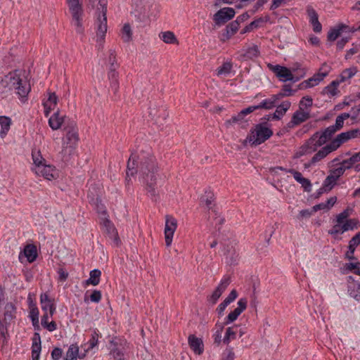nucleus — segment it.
<instances>
[{"label":"nucleus","instance_id":"nucleus-6","mask_svg":"<svg viewBox=\"0 0 360 360\" xmlns=\"http://www.w3.org/2000/svg\"><path fill=\"white\" fill-rule=\"evenodd\" d=\"M317 137V134H314L309 139H307L295 153L294 158L297 159L303 155L311 154L316 152L318 148L322 146V144H319V140Z\"/></svg>","mask_w":360,"mask_h":360},{"label":"nucleus","instance_id":"nucleus-44","mask_svg":"<svg viewBox=\"0 0 360 360\" xmlns=\"http://www.w3.org/2000/svg\"><path fill=\"white\" fill-rule=\"evenodd\" d=\"M160 111L163 112V120H165L168 117L169 114L164 108H157L155 107H153V108L150 107L149 111H148L150 117L152 120H155V118H156L158 116H159L158 115V112H160Z\"/></svg>","mask_w":360,"mask_h":360},{"label":"nucleus","instance_id":"nucleus-7","mask_svg":"<svg viewBox=\"0 0 360 360\" xmlns=\"http://www.w3.org/2000/svg\"><path fill=\"white\" fill-rule=\"evenodd\" d=\"M126 341L117 337L112 338L109 342L110 354L115 360H124Z\"/></svg>","mask_w":360,"mask_h":360},{"label":"nucleus","instance_id":"nucleus-53","mask_svg":"<svg viewBox=\"0 0 360 360\" xmlns=\"http://www.w3.org/2000/svg\"><path fill=\"white\" fill-rule=\"evenodd\" d=\"M244 120V116L241 115L240 112H239L236 115L232 116V117L225 122V125L229 127L230 125L233 124H236L243 122Z\"/></svg>","mask_w":360,"mask_h":360},{"label":"nucleus","instance_id":"nucleus-24","mask_svg":"<svg viewBox=\"0 0 360 360\" xmlns=\"http://www.w3.org/2000/svg\"><path fill=\"white\" fill-rule=\"evenodd\" d=\"M37 176H41L48 180L55 178L56 170L54 167L44 164L39 170L33 171Z\"/></svg>","mask_w":360,"mask_h":360},{"label":"nucleus","instance_id":"nucleus-57","mask_svg":"<svg viewBox=\"0 0 360 360\" xmlns=\"http://www.w3.org/2000/svg\"><path fill=\"white\" fill-rule=\"evenodd\" d=\"M231 283V278L229 276L224 277L219 284V285L216 288L219 289L221 293L227 288V287Z\"/></svg>","mask_w":360,"mask_h":360},{"label":"nucleus","instance_id":"nucleus-42","mask_svg":"<svg viewBox=\"0 0 360 360\" xmlns=\"http://www.w3.org/2000/svg\"><path fill=\"white\" fill-rule=\"evenodd\" d=\"M350 117V114L347 112H344L339 115L335 120V124L334 125H331L335 130L338 131L340 130L344 125V121Z\"/></svg>","mask_w":360,"mask_h":360},{"label":"nucleus","instance_id":"nucleus-20","mask_svg":"<svg viewBox=\"0 0 360 360\" xmlns=\"http://www.w3.org/2000/svg\"><path fill=\"white\" fill-rule=\"evenodd\" d=\"M360 245V232H358L354 236H353L348 245V250L345 254V257L349 260L356 259L354 256L355 249L357 246Z\"/></svg>","mask_w":360,"mask_h":360},{"label":"nucleus","instance_id":"nucleus-8","mask_svg":"<svg viewBox=\"0 0 360 360\" xmlns=\"http://www.w3.org/2000/svg\"><path fill=\"white\" fill-rule=\"evenodd\" d=\"M235 14L236 12L233 8L225 7L219 10L214 15L213 20L217 25L220 26L232 19Z\"/></svg>","mask_w":360,"mask_h":360},{"label":"nucleus","instance_id":"nucleus-3","mask_svg":"<svg viewBox=\"0 0 360 360\" xmlns=\"http://www.w3.org/2000/svg\"><path fill=\"white\" fill-rule=\"evenodd\" d=\"M70 11L72 14V25L78 34H82L84 28L82 23L84 11L79 0H67Z\"/></svg>","mask_w":360,"mask_h":360},{"label":"nucleus","instance_id":"nucleus-12","mask_svg":"<svg viewBox=\"0 0 360 360\" xmlns=\"http://www.w3.org/2000/svg\"><path fill=\"white\" fill-rule=\"evenodd\" d=\"M139 160H138V155H136L134 153H131L127 165V172H126V181L127 184H129L131 181V176H134L139 172Z\"/></svg>","mask_w":360,"mask_h":360},{"label":"nucleus","instance_id":"nucleus-39","mask_svg":"<svg viewBox=\"0 0 360 360\" xmlns=\"http://www.w3.org/2000/svg\"><path fill=\"white\" fill-rule=\"evenodd\" d=\"M259 55V51L258 46L254 45L246 49L245 53L243 54V58L245 59H253L257 58Z\"/></svg>","mask_w":360,"mask_h":360},{"label":"nucleus","instance_id":"nucleus-36","mask_svg":"<svg viewBox=\"0 0 360 360\" xmlns=\"http://www.w3.org/2000/svg\"><path fill=\"white\" fill-rule=\"evenodd\" d=\"M89 278L86 281L87 285H97L100 283V278L101 276V271L95 269L90 271Z\"/></svg>","mask_w":360,"mask_h":360},{"label":"nucleus","instance_id":"nucleus-61","mask_svg":"<svg viewBox=\"0 0 360 360\" xmlns=\"http://www.w3.org/2000/svg\"><path fill=\"white\" fill-rule=\"evenodd\" d=\"M294 91H293L291 89V86L290 84H285L283 86V88H282L281 91H280V96H283V97L290 96L292 95V93Z\"/></svg>","mask_w":360,"mask_h":360},{"label":"nucleus","instance_id":"nucleus-31","mask_svg":"<svg viewBox=\"0 0 360 360\" xmlns=\"http://www.w3.org/2000/svg\"><path fill=\"white\" fill-rule=\"evenodd\" d=\"M347 292L355 300L360 301V283L353 281L348 284Z\"/></svg>","mask_w":360,"mask_h":360},{"label":"nucleus","instance_id":"nucleus-23","mask_svg":"<svg viewBox=\"0 0 360 360\" xmlns=\"http://www.w3.org/2000/svg\"><path fill=\"white\" fill-rule=\"evenodd\" d=\"M65 122L66 117L60 116L58 110L54 112L49 120V126L53 130L58 129L63 124H65Z\"/></svg>","mask_w":360,"mask_h":360},{"label":"nucleus","instance_id":"nucleus-47","mask_svg":"<svg viewBox=\"0 0 360 360\" xmlns=\"http://www.w3.org/2000/svg\"><path fill=\"white\" fill-rule=\"evenodd\" d=\"M101 336V334L99 333L98 330L95 329L94 330L91 338L89 340V347L86 350V352H89V350L92 349L94 347H96L98 345V338Z\"/></svg>","mask_w":360,"mask_h":360},{"label":"nucleus","instance_id":"nucleus-41","mask_svg":"<svg viewBox=\"0 0 360 360\" xmlns=\"http://www.w3.org/2000/svg\"><path fill=\"white\" fill-rule=\"evenodd\" d=\"M360 161V151L353 154L349 158L344 160L341 165H346L347 169H351L355 163Z\"/></svg>","mask_w":360,"mask_h":360},{"label":"nucleus","instance_id":"nucleus-56","mask_svg":"<svg viewBox=\"0 0 360 360\" xmlns=\"http://www.w3.org/2000/svg\"><path fill=\"white\" fill-rule=\"evenodd\" d=\"M360 262H356V263H347L345 264V268L347 270L353 271L355 274H357L360 276Z\"/></svg>","mask_w":360,"mask_h":360},{"label":"nucleus","instance_id":"nucleus-15","mask_svg":"<svg viewBox=\"0 0 360 360\" xmlns=\"http://www.w3.org/2000/svg\"><path fill=\"white\" fill-rule=\"evenodd\" d=\"M310 117L309 111H304L300 110L295 111L291 118V120L288 122V127H294L295 126L299 125L301 123L305 122Z\"/></svg>","mask_w":360,"mask_h":360},{"label":"nucleus","instance_id":"nucleus-32","mask_svg":"<svg viewBox=\"0 0 360 360\" xmlns=\"http://www.w3.org/2000/svg\"><path fill=\"white\" fill-rule=\"evenodd\" d=\"M24 256L30 263L33 262L37 257V248L34 245H27L24 248Z\"/></svg>","mask_w":360,"mask_h":360},{"label":"nucleus","instance_id":"nucleus-58","mask_svg":"<svg viewBox=\"0 0 360 360\" xmlns=\"http://www.w3.org/2000/svg\"><path fill=\"white\" fill-rule=\"evenodd\" d=\"M345 231H343L342 229V224H337L333 226L331 229H330L328 233V234L335 236L337 234H342Z\"/></svg>","mask_w":360,"mask_h":360},{"label":"nucleus","instance_id":"nucleus-28","mask_svg":"<svg viewBox=\"0 0 360 360\" xmlns=\"http://www.w3.org/2000/svg\"><path fill=\"white\" fill-rule=\"evenodd\" d=\"M336 150L335 148L333 146L331 143L327 144L326 146L323 147L321 150H319L313 157H312V163H316L326 158L329 153L333 151Z\"/></svg>","mask_w":360,"mask_h":360},{"label":"nucleus","instance_id":"nucleus-1","mask_svg":"<svg viewBox=\"0 0 360 360\" xmlns=\"http://www.w3.org/2000/svg\"><path fill=\"white\" fill-rule=\"evenodd\" d=\"M13 90L22 102L27 100L31 86L25 71L15 70L0 77V99L11 95Z\"/></svg>","mask_w":360,"mask_h":360},{"label":"nucleus","instance_id":"nucleus-34","mask_svg":"<svg viewBox=\"0 0 360 360\" xmlns=\"http://www.w3.org/2000/svg\"><path fill=\"white\" fill-rule=\"evenodd\" d=\"M11 120L8 117L0 116V125L1 129L0 131V136L4 138L10 129Z\"/></svg>","mask_w":360,"mask_h":360},{"label":"nucleus","instance_id":"nucleus-2","mask_svg":"<svg viewBox=\"0 0 360 360\" xmlns=\"http://www.w3.org/2000/svg\"><path fill=\"white\" fill-rule=\"evenodd\" d=\"M138 160L139 173L146 184L147 194L153 200H156V159L148 148L146 150H142L138 154Z\"/></svg>","mask_w":360,"mask_h":360},{"label":"nucleus","instance_id":"nucleus-27","mask_svg":"<svg viewBox=\"0 0 360 360\" xmlns=\"http://www.w3.org/2000/svg\"><path fill=\"white\" fill-rule=\"evenodd\" d=\"M336 150L335 148L333 146L331 143L327 144L326 146L323 147L321 150H319L313 157H312V163H316L326 158L329 153L333 151Z\"/></svg>","mask_w":360,"mask_h":360},{"label":"nucleus","instance_id":"nucleus-38","mask_svg":"<svg viewBox=\"0 0 360 360\" xmlns=\"http://www.w3.org/2000/svg\"><path fill=\"white\" fill-rule=\"evenodd\" d=\"M79 356V347L77 345H71L67 352L65 360H77Z\"/></svg>","mask_w":360,"mask_h":360},{"label":"nucleus","instance_id":"nucleus-11","mask_svg":"<svg viewBox=\"0 0 360 360\" xmlns=\"http://www.w3.org/2000/svg\"><path fill=\"white\" fill-rule=\"evenodd\" d=\"M248 300L240 298L238 302V307L225 318L224 324L229 325L235 321L240 314L247 308Z\"/></svg>","mask_w":360,"mask_h":360},{"label":"nucleus","instance_id":"nucleus-40","mask_svg":"<svg viewBox=\"0 0 360 360\" xmlns=\"http://www.w3.org/2000/svg\"><path fill=\"white\" fill-rule=\"evenodd\" d=\"M160 39L167 44H176L177 39L172 32L167 31L162 32L160 34Z\"/></svg>","mask_w":360,"mask_h":360},{"label":"nucleus","instance_id":"nucleus-17","mask_svg":"<svg viewBox=\"0 0 360 360\" xmlns=\"http://www.w3.org/2000/svg\"><path fill=\"white\" fill-rule=\"evenodd\" d=\"M214 195L211 191H206L205 194L200 197V202L205 204L208 210H211L216 216L219 215L216 210L215 205L214 204Z\"/></svg>","mask_w":360,"mask_h":360},{"label":"nucleus","instance_id":"nucleus-37","mask_svg":"<svg viewBox=\"0 0 360 360\" xmlns=\"http://www.w3.org/2000/svg\"><path fill=\"white\" fill-rule=\"evenodd\" d=\"M39 311L37 306L30 308L29 317L30 318L34 328L39 329Z\"/></svg>","mask_w":360,"mask_h":360},{"label":"nucleus","instance_id":"nucleus-49","mask_svg":"<svg viewBox=\"0 0 360 360\" xmlns=\"http://www.w3.org/2000/svg\"><path fill=\"white\" fill-rule=\"evenodd\" d=\"M357 70L356 68H351L345 69L342 72V73L340 75L341 81L345 82L348 79L352 78L356 73Z\"/></svg>","mask_w":360,"mask_h":360},{"label":"nucleus","instance_id":"nucleus-21","mask_svg":"<svg viewBox=\"0 0 360 360\" xmlns=\"http://www.w3.org/2000/svg\"><path fill=\"white\" fill-rule=\"evenodd\" d=\"M41 349V337L39 333H34L32 337V360H39L40 352Z\"/></svg>","mask_w":360,"mask_h":360},{"label":"nucleus","instance_id":"nucleus-13","mask_svg":"<svg viewBox=\"0 0 360 360\" xmlns=\"http://www.w3.org/2000/svg\"><path fill=\"white\" fill-rule=\"evenodd\" d=\"M307 13L309 22L312 25L313 31L320 33L322 31V25L319 21V15L316 10L311 6H308L307 7Z\"/></svg>","mask_w":360,"mask_h":360},{"label":"nucleus","instance_id":"nucleus-59","mask_svg":"<svg viewBox=\"0 0 360 360\" xmlns=\"http://www.w3.org/2000/svg\"><path fill=\"white\" fill-rule=\"evenodd\" d=\"M224 255H226L227 258L229 257H230L228 262H229L231 264H234L236 262L238 255L235 252L234 250H233L232 251L231 250H227L224 252Z\"/></svg>","mask_w":360,"mask_h":360},{"label":"nucleus","instance_id":"nucleus-19","mask_svg":"<svg viewBox=\"0 0 360 360\" xmlns=\"http://www.w3.org/2000/svg\"><path fill=\"white\" fill-rule=\"evenodd\" d=\"M349 31V27L347 25L340 23L337 26L330 28L328 32L327 39L330 41H334L341 35L342 32Z\"/></svg>","mask_w":360,"mask_h":360},{"label":"nucleus","instance_id":"nucleus-9","mask_svg":"<svg viewBox=\"0 0 360 360\" xmlns=\"http://www.w3.org/2000/svg\"><path fill=\"white\" fill-rule=\"evenodd\" d=\"M176 226V220L173 217L167 215L165 228V243L167 246H169L172 244L173 235Z\"/></svg>","mask_w":360,"mask_h":360},{"label":"nucleus","instance_id":"nucleus-16","mask_svg":"<svg viewBox=\"0 0 360 360\" xmlns=\"http://www.w3.org/2000/svg\"><path fill=\"white\" fill-rule=\"evenodd\" d=\"M287 172L291 174L293 176L296 181L302 185V187L305 191L310 192L311 191L312 185L310 180L303 177L300 172L296 171L294 169H289Z\"/></svg>","mask_w":360,"mask_h":360},{"label":"nucleus","instance_id":"nucleus-14","mask_svg":"<svg viewBox=\"0 0 360 360\" xmlns=\"http://www.w3.org/2000/svg\"><path fill=\"white\" fill-rule=\"evenodd\" d=\"M40 303L41 309L44 313H49L50 316H52L56 312V306L53 300H51L47 292L41 293L40 295Z\"/></svg>","mask_w":360,"mask_h":360},{"label":"nucleus","instance_id":"nucleus-43","mask_svg":"<svg viewBox=\"0 0 360 360\" xmlns=\"http://www.w3.org/2000/svg\"><path fill=\"white\" fill-rule=\"evenodd\" d=\"M237 328L238 327L236 326L229 327L226 328V334L223 339L224 343L229 344L231 340H233L236 338Z\"/></svg>","mask_w":360,"mask_h":360},{"label":"nucleus","instance_id":"nucleus-22","mask_svg":"<svg viewBox=\"0 0 360 360\" xmlns=\"http://www.w3.org/2000/svg\"><path fill=\"white\" fill-rule=\"evenodd\" d=\"M103 224L105 228V231H106L108 236H110V238L113 240L115 245L118 246L120 243V239L113 224L108 219H105V220H103Z\"/></svg>","mask_w":360,"mask_h":360},{"label":"nucleus","instance_id":"nucleus-10","mask_svg":"<svg viewBox=\"0 0 360 360\" xmlns=\"http://www.w3.org/2000/svg\"><path fill=\"white\" fill-rule=\"evenodd\" d=\"M267 67L283 82L293 79V75L291 71L285 67H283L279 65H274L271 63H268Z\"/></svg>","mask_w":360,"mask_h":360},{"label":"nucleus","instance_id":"nucleus-50","mask_svg":"<svg viewBox=\"0 0 360 360\" xmlns=\"http://www.w3.org/2000/svg\"><path fill=\"white\" fill-rule=\"evenodd\" d=\"M108 63L109 64V69H117L119 67L116 60L115 51L114 50L109 51Z\"/></svg>","mask_w":360,"mask_h":360},{"label":"nucleus","instance_id":"nucleus-29","mask_svg":"<svg viewBox=\"0 0 360 360\" xmlns=\"http://www.w3.org/2000/svg\"><path fill=\"white\" fill-rule=\"evenodd\" d=\"M16 307L12 302H8L4 307V319L5 323H10L15 318Z\"/></svg>","mask_w":360,"mask_h":360},{"label":"nucleus","instance_id":"nucleus-48","mask_svg":"<svg viewBox=\"0 0 360 360\" xmlns=\"http://www.w3.org/2000/svg\"><path fill=\"white\" fill-rule=\"evenodd\" d=\"M359 221L356 219H349L345 221L342 224L343 231H347L349 230H354L358 228Z\"/></svg>","mask_w":360,"mask_h":360},{"label":"nucleus","instance_id":"nucleus-63","mask_svg":"<svg viewBox=\"0 0 360 360\" xmlns=\"http://www.w3.org/2000/svg\"><path fill=\"white\" fill-rule=\"evenodd\" d=\"M102 297L101 292L98 290H94L90 295V300L92 302L98 303Z\"/></svg>","mask_w":360,"mask_h":360},{"label":"nucleus","instance_id":"nucleus-25","mask_svg":"<svg viewBox=\"0 0 360 360\" xmlns=\"http://www.w3.org/2000/svg\"><path fill=\"white\" fill-rule=\"evenodd\" d=\"M336 131H337L333 128V127L329 126L322 132L316 131L314 134H317V139L319 140V144L324 145L327 141L331 139Z\"/></svg>","mask_w":360,"mask_h":360},{"label":"nucleus","instance_id":"nucleus-45","mask_svg":"<svg viewBox=\"0 0 360 360\" xmlns=\"http://www.w3.org/2000/svg\"><path fill=\"white\" fill-rule=\"evenodd\" d=\"M337 180L338 179L331 174L325 179L322 186L326 191H330L335 185Z\"/></svg>","mask_w":360,"mask_h":360},{"label":"nucleus","instance_id":"nucleus-60","mask_svg":"<svg viewBox=\"0 0 360 360\" xmlns=\"http://www.w3.org/2000/svg\"><path fill=\"white\" fill-rule=\"evenodd\" d=\"M315 77H311V78L304 80L302 82L300 85V89H307L310 87H313L316 86V84H314V82H315Z\"/></svg>","mask_w":360,"mask_h":360},{"label":"nucleus","instance_id":"nucleus-35","mask_svg":"<svg viewBox=\"0 0 360 360\" xmlns=\"http://www.w3.org/2000/svg\"><path fill=\"white\" fill-rule=\"evenodd\" d=\"M350 140L347 131L340 133L335 139L330 141L333 146L337 150L342 143Z\"/></svg>","mask_w":360,"mask_h":360},{"label":"nucleus","instance_id":"nucleus-64","mask_svg":"<svg viewBox=\"0 0 360 360\" xmlns=\"http://www.w3.org/2000/svg\"><path fill=\"white\" fill-rule=\"evenodd\" d=\"M235 354L231 349H227L223 352L221 360H233Z\"/></svg>","mask_w":360,"mask_h":360},{"label":"nucleus","instance_id":"nucleus-4","mask_svg":"<svg viewBox=\"0 0 360 360\" xmlns=\"http://www.w3.org/2000/svg\"><path fill=\"white\" fill-rule=\"evenodd\" d=\"M107 4L108 0H98L97 7V37L101 40L104 39L107 32Z\"/></svg>","mask_w":360,"mask_h":360},{"label":"nucleus","instance_id":"nucleus-52","mask_svg":"<svg viewBox=\"0 0 360 360\" xmlns=\"http://www.w3.org/2000/svg\"><path fill=\"white\" fill-rule=\"evenodd\" d=\"M255 106L256 107V110L262 108L270 110L274 108L273 105V101L269 100V98L263 100L259 104L255 105Z\"/></svg>","mask_w":360,"mask_h":360},{"label":"nucleus","instance_id":"nucleus-30","mask_svg":"<svg viewBox=\"0 0 360 360\" xmlns=\"http://www.w3.org/2000/svg\"><path fill=\"white\" fill-rule=\"evenodd\" d=\"M32 157L33 160V167H32V172L34 170H39L44 164H46L45 159L41 156V153L37 150H32Z\"/></svg>","mask_w":360,"mask_h":360},{"label":"nucleus","instance_id":"nucleus-62","mask_svg":"<svg viewBox=\"0 0 360 360\" xmlns=\"http://www.w3.org/2000/svg\"><path fill=\"white\" fill-rule=\"evenodd\" d=\"M346 165H342L341 167H339L336 169H335L334 170L332 171V174L337 179H338L345 172L346 169H348L347 167H346Z\"/></svg>","mask_w":360,"mask_h":360},{"label":"nucleus","instance_id":"nucleus-5","mask_svg":"<svg viewBox=\"0 0 360 360\" xmlns=\"http://www.w3.org/2000/svg\"><path fill=\"white\" fill-rule=\"evenodd\" d=\"M273 135V131L259 123L255 125V129L252 131L250 136V141H252V144L257 146L269 139Z\"/></svg>","mask_w":360,"mask_h":360},{"label":"nucleus","instance_id":"nucleus-18","mask_svg":"<svg viewBox=\"0 0 360 360\" xmlns=\"http://www.w3.org/2000/svg\"><path fill=\"white\" fill-rule=\"evenodd\" d=\"M190 348L196 354H201L204 351V345L202 339L197 338L195 335H190L188 338Z\"/></svg>","mask_w":360,"mask_h":360},{"label":"nucleus","instance_id":"nucleus-55","mask_svg":"<svg viewBox=\"0 0 360 360\" xmlns=\"http://www.w3.org/2000/svg\"><path fill=\"white\" fill-rule=\"evenodd\" d=\"M269 16L266 15L265 17H260L250 22V27H253L254 29L258 28L261 26L262 23L266 22L269 20Z\"/></svg>","mask_w":360,"mask_h":360},{"label":"nucleus","instance_id":"nucleus-26","mask_svg":"<svg viewBox=\"0 0 360 360\" xmlns=\"http://www.w3.org/2000/svg\"><path fill=\"white\" fill-rule=\"evenodd\" d=\"M239 26L238 22H231L226 25L224 32L220 36V40L221 41H226L229 39L233 34H235L238 30Z\"/></svg>","mask_w":360,"mask_h":360},{"label":"nucleus","instance_id":"nucleus-33","mask_svg":"<svg viewBox=\"0 0 360 360\" xmlns=\"http://www.w3.org/2000/svg\"><path fill=\"white\" fill-rule=\"evenodd\" d=\"M337 198L335 196L330 197L328 200L325 202H321L319 204H317L313 207V211L314 212L319 211V210H325L328 211L329 210L336 202Z\"/></svg>","mask_w":360,"mask_h":360},{"label":"nucleus","instance_id":"nucleus-46","mask_svg":"<svg viewBox=\"0 0 360 360\" xmlns=\"http://www.w3.org/2000/svg\"><path fill=\"white\" fill-rule=\"evenodd\" d=\"M132 32L129 24H124L122 29V39L124 42H129L131 39Z\"/></svg>","mask_w":360,"mask_h":360},{"label":"nucleus","instance_id":"nucleus-51","mask_svg":"<svg viewBox=\"0 0 360 360\" xmlns=\"http://www.w3.org/2000/svg\"><path fill=\"white\" fill-rule=\"evenodd\" d=\"M232 68V64L230 62H226L221 66L217 68V75H228Z\"/></svg>","mask_w":360,"mask_h":360},{"label":"nucleus","instance_id":"nucleus-54","mask_svg":"<svg viewBox=\"0 0 360 360\" xmlns=\"http://www.w3.org/2000/svg\"><path fill=\"white\" fill-rule=\"evenodd\" d=\"M313 104V100L310 96H304L303 97L299 103V108L300 110H304V108H308L311 107Z\"/></svg>","mask_w":360,"mask_h":360}]
</instances>
